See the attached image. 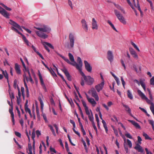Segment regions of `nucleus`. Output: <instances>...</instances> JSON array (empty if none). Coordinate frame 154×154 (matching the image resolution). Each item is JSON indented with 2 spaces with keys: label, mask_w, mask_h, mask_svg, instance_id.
Instances as JSON below:
<instances>
[{
  "label": "nucleus",
  "mask_w": 154,
  "mask_h": 154,
  "mask_svg": "<svg viewBox=\"0 0 154 154\" xmlns=\"http://www.w3.org/2000/svg\"><path fill=\"white\" fill-rule=\"evenodd\" d=\"M90 91L91 93L92 97L95 98L96 101H98L99 98L95 89L94 88H91Z\"/></svg>",
  "instance_id": "obj_7"
},
{
  "label": "nucleus",
  "mask_w": 154,
  "mask_h": 154,
  "mask_svg": "<svg viewBox=\"0 0 154 154\" xmlns=\"http://www.w3.org/2000/svg\"><path fill=\"white\" fill-rule=\"evenodd\" d=\"M92 29H98V26L97 24V22L95 20V19L94 18L92 19Z\"/></svg>",
  "instance_id": "obj_16"
},
{
  "label": "nucleus",
  "mask_w": 154,
  "mask_h": 154,
  "mask_svg": "<svg viewBox=\"0 0 154 154\" xmlns=\"http://www.w3.org/2000/svg\"><path fill=\"white\" fill-rule=\"evenodd\" d=\"M65 147L66 150L67 152L69 151V149L68 146V144L67 142H65Z\"/></svg>",
  "instance_id": "obj_53"
},
{
  "label": "nucleus",
  "mask_w": 154,
  "mask_h": 154,
  "mask_svg": "<svg viewBox=\"0 0 154 154\" xmlns=\"http://www.w3.org/2000/svg\"><path fill=\"white\" fill-rule=\"evenodd\" d=\"M141 85L143 88V90L145 91H146V85L145 84L144 82V81H143L142 79H140V85Z\"/></svg>",
  "instance_id": "obj_25"
},
{
  "label": "nucleus",
  "mask_w": 154,
  "mask_h": 154,
  "mask_svg": "<svg viewBox=\"0 0 154 154\" xmlns=\"http://www.w3.org/2000/svg\"><path fill=\"white\" fill-rule=\"evenodd\" d=\"M137 2V7H136L137 8L138 10L140 12L142 11L140 8V6L139 3L138 1V0H136Z\"/></svg>",
  "instance_id": "obj_41"
},
{
  "label": "nucleus",
  "mask_w": 154,
  "mask_h": 154,
  "mask_svg": "<svg viewBox=\"0 0 154 154\" xmlns=\"http://www.w3.org/2000/svg\"><path fill=\"white\" fill-rule=\"evenodd\" d=\"M127 95L128 97L130 99L132 100L133 99V95L129 90L127 91Z\"/></svg>",
  "instance_id": "obj_29"
},
{
  "label": "nucleus",
  "mask_w": 154,
  "mask_h": 154,
  "mask_svg": "<svg viewBox=\"0 0 154 154\" xmlns=\"http://www.w3.org/2000/svg\"><path fill=\"white\" fill-rule=\"evenodd\" d=\"M14 68L17 73L18 74H20L21 71L20 66L17 63L15 64Z\"/></svg>",
  "instance_id": "obj_19"
},
{
  "label": "nucleus",
  "mask_w": 154,
  "mask_h": 154,
  "mask_svg": "<svg viewBox=\"0 0 154 154\" xmlns=\"http://www.w3.org/2000/svg\"><path fill=\"white\" fill-rule=\"evenodd\" d=\"M16 110L17 111V113L18 114V115L20 118L21 115L20 111L19 110L17 106H16Z\"/></svg>",
  "instance_id": "obj_54"
},
{
  "label": "nucleus",
  "mask_w": 154,
  "mask_h": 154,
  "mask_svg": "<svg viewBox=\"0 0 154 154\" xmlns=\"http://www.w3.org/2000/svg\"><path fill=\"white\" fill-rule=\"evenodd\" d=\"M133 56V57L135 58V59L137 60L138 59V56L136 52L133 55H132Z\"/></svg>",
  "instance_id": "obj_63"
},
{
  "label": "nucleus",
  "mask_w": 154,
  "mask_h": 154,
  "mask_svg": "<svg viewBox=\"0 0 154 154\" xmlns=\"http://www.w3.org/2000/svg\"><path fill=\"white\" fill-rule=\"evenodd\" d=\"M13 106L11 107V108L9 109V112L11 115V116L12 118V122H13V125L15 124V120L14 119V113L13 112Z\"/></svg>",
  "instance_id": "obj_15"
},
{
  "label": "nucleus",
  "mask_w": 154,
  "mask_h": 154,
  "mask_svg": "<svg viewBox=\"0 0 154 154\" xmlns=\"http://www.w3.org/2000/svg\"><path fill=\"white\" fill-rule=\"evenodd\" d=\"M36 111L37 113V116L38 117H40V115L39 113L38 109L37 106H36Z\"/></svg>",
  "instance_id": "obj_51"
},
{
  "label": "nucleus",
  "mask_w": 154,
  "mask_h": 154,
  "mask_svg": "<svg viewBox=\"0 0 154 154\" xmlns=\"http://www.w3.org/2000/svg\"><path fill=\"white\" fill-rule=\"evenodd\" d=\"M131 44L133 46L134 48L138 51H140V50L135 44L133 42H131Z\"/></svg>",
  "instance_id": "obj_38"
},
{
  "label": "nucleus",
  "mask_w": 154,
  "mask_h": 154,
  "mask_svg": "<svg viewBox=\"0 0 154 154\" xmlns=\"http://www.w3.org/2000/svg\"><path fill=\"white\" fill-rule=\"evenodd\" d=\"M107 23H108L109 24V25L111 26L112 29L116 31V32H118L117 30H116L115 27L114 25L111 22V21L109 20H108L107 21Z\"/></svg>",
  "instance_id": "obj_28"
},
{
  "label": "nucleus",
  "mask_w": 154,
  "mask_h": 154,
  "mask_svg": "<svg viewBox=\"0 0 154 154\" xmlns=\"http://www.w3.org/2000/svg\"><path fill=\"white\" fill-rule=\"evenodd\" d=\"M36 29L39 30V31H35V32L36 34L39 37L44 39H45L48 38V35L46 34L43 32L49 33L51 31V29L48 26L44 25L42 27H34Z\"/></svg>",
  "instance_id": "obj_1"
},
{
  "label": "nucleus",
  "mask_w": 154,
  "mask_h": 154,
  "mask_svg": "<svg viewBox=\"0 0 154 154\" xmlns=\"http://www.w3.org/2000/svg\"><path fill=\"white\" fill-rule=\"evenodd\" d=\"M38 100L40 103L41 109H42L43 108L44 106V104L43 101L42 100V99L41 98V97H39L38 98Z\"/></svg>",
  "instance_id": "obj_32"
},
{
  "label": "nucleus",
  "mask_w": 154,
  "mask_h": 154,
  "mask_svg": "<svg viewBox=\"0 0 154 154\" xmlns=\"http://www.w3.org/2000/svg\"><path fill=\"white\" fill-rule=\"evenodd\" d=\"M131 44L133 46L134 48L138 51H140V50L135 44L133 42H131Z\"/></svg>",
  "instance_id": "obj_40"
},
{
  "label": "nucleus",
  "mask_w": 154,
  "mask_h": 154,
  "mask_svg": "<svg viewBox=\"0 0 154 154\" xmlns=\"http://www.w3.org/2000/svg\"><path fill=\"white\" fill-rule=\"evenodd\" d=\"M121 63L122 64V66L124 67V69L125 70L126 69V66L123 60L121 59Z\"/></svg>",
  "instance_id": "obj_50"
},
{
  "label": "nucleus",
  "mask_w": 154,
  "mask_h": 154,
  "mask_svg": "<svg viewBox=\"0 0 154 154\" xmlns=\"http://www.w3.org/2000/svg\"><path fill=\"white\" fill-rule=\"evenodd\" d=\"M1 9L0 10V13L1 14L5 17L8 18H9V14L4 9L1 8Z\"/></svg>",
  "instance_id": "obj_13"
},
{
  "label": "nucleus",
  "mask_w": 154,
  "mask_h": 154,
  "mask_svg": "<svg viewBox=\"0 0 154 154\" xmlns=\"http://www.w3.org/2000/svg\"><path fill=\"white\" fill-rule=\"evenodd\" d=\"M17 33H18L20 35L22 36V38L24 42L27 45H29V42L26 39V37L21 32H19L18 31V32H17Z\"/></svg>",
  "instance_id": "obj_22"
},
{
  "label": "nucleus",
  "mask_w": 154,
  "mask_h": 154,
  "mask_svg": "<svg viewBox=\"0 0 154 154\" xmlns=\"http://www.w3.org/2000/svg\"><path fill=\"white\" fill-rule=\"evenodd\" d=\"M104 84V82H102L100 84H99L95 86V88L98 92H99L103 88Z\"/></svg>",
  "instance_id": "obj_11"
},
{
  "label": "nucleus",
  "mask_w": 154,
  "mask_h": 154,
  "mask_svg": "<svg viewBox=\"0 0 154 154\" xmlns=\"http://www.w3.org/2000/svg\"><path fill=\"white\" fill-rule=\"evenodd\" d=\"M143 135L144 137H145L146 139L149 140H152V139L147 134L145 133L144 132L143 133Z\"/></svg>",
  "instance_id": "obj_33"
},
{
  "label": "nucleus",
  "mask_w": 154,
  "mask_h": 154,
  "mask_svg": "<svg viewBox=\"0 0 154 154\" xmlns=\"http://www.w3.org/2000/svg\"><path fill=\"white\" fill-rule=\"evenodd\" d=\"M85 69L89 72H91L92 69V68L90 64L86 60L84 61Z\"/></svg>",
  "instance_id": "obj_10"
},
{
  "label": "nucleus",
  "mask_w": 154,
  "mask_h": 154,
  "mask_svg": "<svg viewBox=\"0 0 154 154\" xmlns=\"http://www.w3.org/2000/svg\"><path fill=\"white\" fill-rule=\"evenodd\" d=\"M91 112V115H89V116H88V117L89 120L92 122H94V117L93 116V115L92 113V112Z\"/></svg>",
  "instance_id": "obj_34"
},
{
  "label": "nucleus",
  "mask_w": 154,
  "mask_h": 154,
  "mask_svg": "<svg viewBox=\"0 0 154 154\" xmlns=\"http://www.w3.org/2000/svg\"><path fill=\"white\" fill-rule=\"evenodd\" d=\"M68 3L69 6L71 7L72 9H73V7L72 6V4L70 0H68Z\"/></svg>",
  "instance_id": "obj_59"
},
{
  "label": "nucleus",
  "mask_w": 154,
  "mask_h": 154,
  "mask_svg": "<svg viewBox=\"0 0 154 154\" xmlns=\"http://www.w3.org/2000/svg\"><path fill=\"white\" fill-rule=\"evenodd\" d=\"M42 44H43V45H45L44 44H45L46 45H47V46H48L50 48H52V49H54V47L50 43H48L47 42H42Z\"/></svg>",
  "instance_id": "obj_31"
},
{
  "label": "nucleus",
  "mask_w": 154,
  "mask_h": 154,
  "mask_svg": "<svg viewBox=\"0 0 154 154\" xmlns=\"http://www.w3.org/2000/svg\"><path fill=\"white\" fill-rule=\"evenodd\" d=\"M150 84L152 85H154V76H153L150 79Z\"/></svg>",
  "instance_id": "obj_45"
},
{
  "label": "nucleus",
  "mask_w": 154,
  "mask_h": 154,
  "mask_svg": "<svg viewBox=\"0 0 154 154\" xmlns=\"http://www.w3.org/2000/svg\"><path fill=\"white\" fill-rule=\"evenodd\" d=\"M35 137V133L34 130L33 129L32 131V133L31 137L33 140H35L34 138Z\"/></svg>",
  "instance_id": "obj_44"
},
{
  "label": "nucleus",
  "mask_w": 154,
  "mask_h": 154,
  "mask_svg": "<svg viewBox=\"0 0 154 154\" xmlns=\"http://www.w3.org/2000/svg\"><path fill=\"white\" fill-rule=\"evenodd\" d=\"M125 135L127 137L129 138V139H132V137L129 133L126 134Z\"/></svg>",
  "instance_id": "obj_55"
},
{
  "label": "nucleus",
  "mask_w": 154,
  "mask_h": 154,
  "mask_svg": "<svg viewBox=\"0 0 154 154\" xmlns=\"http://www.w3.org/2000/svg\"><path fill=\"white\" fill-rule=\"evenodd\" d=\"M86 114L88 115H90V114L88 110V107L85 109Z\"/></svg>",
  "instance_id": "obj_58"
},
{
  "label": "nucleus",
  "mask_w": 154,
  "mask_h": 154,
  "mask_svg": "<svg viewBox=\"0 0 154 154\" xmlns=\"http://www.w3.org/2000/svg\"><path fill=\"white\" fill-rule=\"evenodd\" d=\"M25 110L26 112H28L29 114H31L30 109L28 107V106H24Z\"/></svg>",
  "instance_id": "obj_37"
},
{
  "label": "nucleus",
  "mask_w": 154,
  "mask_h": 154,
  "mask_svg": "<svg viewBox=\"0 0 154 154\" xmlns=\"http://www.w3.org/2000/svg\"><path fill=\"white\" fill-rule=\"evenodd\" d=\"M134 148L137 150L138 152L143 153L144 152V150L142 147L140 145V144L137 143L136 144V146Z\"/></svg>",
  "instance_id": "obj_14"
},
{
  "label": "nucleus",
  "mask_w": 154,
  "mask_h": 154,
  "mask_svg": "<svg viewBox=\"0 0 154 154\" xmlns=\"http://www.w3.org/2000/svg\"><path fill=\"white\" fill-rule=\"evenodd\" d=\"M1 5L4 8H5L6 10L9 11L11 10V8L8 7L4 5L3 4H2Z\"/></svg>",
  "instance_id": "obj_42"
},
{
  "label": "nucleus",
  "mask_w": 154,
  "mask_h": 154,
  "mask_svg": "<svg viewBox=\"0 0 154 154\" xmlns=\"http://www.w3.org/2000/svg\"><path fill=\"white\" fill-rule=\"evenodd\" d=\"M28 151L27 152L28 154H32V148L31 144H29L28 145Z\"/></svg>",
  "instance_id": "obj_27"
},
{
  "label": "nucleus",
  "mask_w": 154,
  "mask_h": 154,
  "mask_svg": "<svg viewBox=\"0 0 154 154\" xmlns=\"http://www.w3.org/2000/svg\"><path fill=\"white\" fill-rule=\"evenodd\" d=\"M91 123H92V126L94 128V129L96 131H97V129L96 126V125L94 123V122H92Z\"/></svg>",
  "instance_id": "obj_62"
},
{
  "label": "nucleus",
  "mask_w": 154,
  "mask_h": 154,
  "mask_svg": "<svg viewBox=\"0 0 154 154\" xmlns=\"http://www.w3.org/2000/svg\"><path fill=\"white\" fill-rule=\"evenodd\" d=\"M80 72L81 75L83 77L84 79H85V77H87L85 76L84 73L82 72V68H81V70L78 69Z\"/></svg>",
  "instance_id": "obj_48"
},
{
  "label": "nucleus",
  "mask_w": 154,
  "mask_h": 154,
  "mask_svg": "<svg viewBox=\"0 0 154 154\" xmlns=\"http://www.w3.org/2000/svg\"><path fill=\"white\" fill-rule=\"evenodd\" d=\"M24 71V73L23 75V82H24V86L25 87L26 90H28V86H27V84L25 81V79H26V81L27 82L29 81V80L28 79V77L26 76V74L25 73V71Z\"/></svg>",
  "instance_id": "obj_17"
},
{
  "label": "nucleus",
  "mask_w": 154,
  "mask_h": 154,
  "mask_svg": "<svg viewBox=\"0 0 154 154\" xmlns=\"http://www.w3.org/2000/svg\"><path fill=\"white\" fill-rule=\"evenodd\" d=\"M129 51L131 54L133 55L134 53H135L136 52L134 51V49L131 48H129Z\"/></svg>",
  "instance_id": "obj_47"
},
{
  "label": "nucleus",
  "mask_w": 154,
  "mask_h": 154,
  "mask_svg": "<svg viewBox=\"0 0 154 154\" xmlns=\"http://www.w3.org/2000/svg\"><path fill=\"white\" fill-rule=\"evenodd\" d=\"M65 97L66 98L67 100L68 101L69 103H71V102L72 103V104H73V102L71 98L69 99L66 94H65Z\"/></svg>",
  "instance_id": "obj_52"
},
{
  "label": "nucleus",
  "mask_w": 154,
  "mask_h": 154,
  "mask_svg": "<svg viewBox=\"0 0 154 154\" xmlns=\"http://www.w3.org/2000/svg\"><path fill=\"white\" fill-rule=\"evenodd\" d=\"M137 140L138 142L139 143H138L140 144H141V141L142 140L140 137L139 136L137 137Z\"/></svg>",
  "instance_id": "obj_56"
},
{
  "label": "nucleus",
  "mask_w": 154,
  "mask_h": 154,
  "mask_svg": "<svg viewBox=\"0 0 154 154\" xmlns=\"http://www.w3.org/2000/svg\"><path fill=\"white\" fill-rule=\"evenodd\" d=\"M116 7L118 9L121 10V11L123 12L124 14L125 13V12L124 10L119 5H118Z\"/></svg>",
  "instance_id": "obj_36"
},
{
  "label": "nucleus",
  "mask_w": 154,
  "mask_h": 154,
  "mask_svg": "<svg viewBox=\"0 0 154 154\" xmlns=\"http://www.w3.org/2000/svg\"><path fill=\"white\" fill-rule=\"evenodd\" d=\"M48 127L50 128V129L51 130L54 136H55L56 134L55 132V131L54 130V129L53 127L51 125H48Z\"/></svg>",
  "instance_id": "obj_35"
},
{
  "label": "nucleus",
  "mask_w": 154,
  "mask_h": 154,
  "mask_svg": "<svg viewBox=\"0 0 154 154\" xmlns=\"http://www.w3.org/2000/svg\"><path fill=\"white\" fill-rule=\"evenodd\" d=\"M15 134L19 137H21V134L19 132L16 131L15 132Z\"/></svg>",
  "instance_id": "obj_64"
},
{
  "label": "nucleus",
  "mask_w": 154,
  "mask_h": 154,
  "mask_svg": "<svg viewBox=\"0 0 154 154\" xmlns=\"http://www.w3.org/2000/svg\"><path fill=\"white\" fill-rule=\"evenodd\" d=\"M122 105L125 108V110L128 112L131 116H133V115L131 112V110L129 106L124 104H122Z\"/></svg>",
  "instance_id": "obj_21"
},
{
  "label": "nucleus",
  "mask_w": 154,
  "mask_h": 154,
  "mask_svg": "<svg viewBox=\"0 0 154 154\" xmlns=\"http://www.w3.org/2000/svg\"><path fill=\"white\" fill-rule=\"evenodd\" d=\"M0 70L2 72V74L4 75L5 79H7L8 83L9 82L8 74L6 70L4 71L1 68L0 69Z\"/></svg>",
  "instance_id": "obj_20"
},
{
  "label": "nucleus",
  "mask_w": 154,
  "mask_h": 154,
  "mask_svg": "<svg viewBox=\"0 0 154 154\" xmlns=\"http://www.w3.org/2000/svg\"><path fill=\"white\" fill-rule=\"evenodd\" d=\"M88 101L90 103H91L93 105V106H94L97 104L96 102L93 98H89Z\"/></svg>",
  "instance_id": "obj_26"
},
{
  "label": "nucleus",
  "mask_w": 154,
  "mask_h": 154,
  "mask_svg": "<svg viewBox=\"0 0 154 154\" xmlns=\"http://www.w3.org/2000/svg\"><path fill=\"white\" fill-rule=\"evenodd\" d=\"M75 128H74L73 127V128L72 129L73 131L75 132V134H77L79 137H80V134L79 133L78 131H76L75 129Z\"/></svg>",
  "instance_id": "obj_60"
},
{
  "label": "nucleus",
  "mask_w": 154,
  "mask_h": 154,
  "mask_svg": "<svg viewBox=\"0 0 154 154\" xmlns=\"http://www.w3.org/2000/svg\"><path fill=\"white\" fill-rule=\"evenodd\" d=\"M9 92L11 98V101H12V99L14 98V94L13 92L10 93L9 91Z\"/></svg>",
  "instance_id": "obj_43"
},
{
  "label": "nucleus",
  "mask_w": 154,
  "mask_h": 154,
  "mask_svg": "<svg viewBox=\"0 0 154 154\" xmlns=\"http://www.w3.org/2000/svg\"><path fill=\"white\" fill-rule=\"evenodd\" d=\"M63 59L67 63L74 66V63L71 62L68 59L64 57H63Z\"/></svg>",
  "instance_id": "obj_30"
},
{
  "label": "nucleus",
  "mask_w": 154,
  "mask_h": 154,
  "mask_svg": "<svg viewBox=\"0 0 154 154\" xmlns=\"http://www.w3.org/2000/svg\"><path fill=\"white\" fill-rule=\"evenodd\" d=\"M61 70L65 74L68 80L69 81H71L72 80L71 76L66 68L65 67H63V69H61Z\"/></svg>",
  "instance_id": "obj_9"
},
{
  "label": "nucleus",
  "mask_w": 154,
  "mask_h": 154,
  "mask_svg": "<svg viewBox=\"0 0 154 154\" xmlns=\"http://www.w3.org/2000/svg\"><path fill=\"white\" fill-rule=\"evenodd\" d=\"M137 92L139 95L141 97L142 99H145L148 104H151L150 108L152 107V103H153L151 102V101L145 96L144 94L140 90H138L137 91Z\"/></svg>",
  "instance_id": "obj_3"
},
{
  "label": "nucleus",
  "mask_w": 154,
  "mask_h": 154,
  "mask_svg": "<svg viewBox=\"0 0 154 154\" xmlns=\"http://www.w3.org/2000/svg\"><path fill=\"white\" fill-rule=\"evenodd\" d=\"M84 80L87 82V84L88 85H91L93 84L94 81V79L89 75L85 77Z\"/></svg>",
  "instance_id": "obj_6"
},
{
  "label": "nucleus",
  "mask_w": 154,
  "mask_h": 154,
  "mask_svg": "<svg viewBox=\"0 0 154 154\" xmlns=\"http://www.w3.org/2000/svg\"><path fill=\"white\" fill-rule=\"evenodd\" d=\"M82 104L85 108V109L88 108V107L87 106L86 102L83 100H82Z\"/></svg>",
  "instance_id": "obj_49"
},
{
  "label": "nucleus",
  "mask_w": 154,
  "mask_h": 154,
  "mask_svg": "<svg viewBox=\"0 0 154 154\" xmlns=\"http://www.w3.org/2000/svg\"><path fill=\"white\" fill-rule=\"evenodd\" d=\"M127 142L128 145L129 147L130 148H131L132 146V144L131 141L129 139L127 140Z\"/></svg>",
  "instance_id": "obj_46"
},
{
  "label": "nucleus",
  "mask_w": 154,
  "mask_h": 154,
  "mask_svg": "<svg viewBox=\"0 0 154 154\" xmlns=\"http://www.w3.org/2000/svg\"><path fill=\"white\" fill-rule=\"evenodd\" d=\"M107 58L110 62H112L113 59V55L112 52L110 51H109L107 53Z\"/></svg>",
  "instance_id": "obj_12"
},
{
  "label": "nucleus",
  "mask_w": 154,
  "mask_h": 154,
  "mask_svg": "<svg viewBox=\"0 0 154 154\" xmlns=\"http://www.w3.org/2000/svg\"><path fill=\"white\" fill-rule=\"evenodd\" d=\"M131 44L133 46L134 48L138 51H140V50L135 44L133 42H131Z\"/></svg>",
  "instance_id": "obj_39"
},
{
  "label": "nucleus",
  "mask_w": 154,
  "mask_h": 154,
  "mask_svg": "<svg viewBox=\"0 0 154 154\" xmlns=\"http://www.w3.org/2000/svg\"><path fill=\"white\" fill-rule=\"evenodd\" d=\"M68 56L70 60L72 63L75 62L76 63V62L73 56L71 53H69Z\"/></svg>",
  "instance_id": "obj_24"
},
{
  "label": "nucleus",
  "mask_w": 154,
  "mask_h": 154,
  "mask_svg": "<svg viewBox=\"0 0 154 154\" xmlns=\"http://www.w3.org/2000/svg\"><path fill=\"white\" fill-rule=\"evenodd\" d=\"M70 122L72 124L73 127L74 128H75V123L74 122V121L72 120L71 119L70 120Z\"/></svg>",
  "instance_id": "obj_57"
},
{
  "label": "nucleus",
  "mask_w": 154,
  "mask_h": 154,
  "mask_svg": "<svg viewBox=\"0 0 154 154\" xmlns=\"http://www.w3.org/2000/svg\"><path fill=\"white\" fill-rule=\"evenodd\" d=\"M114 12L119 20L122 23L125 24L126 22L125 19L122 15L117 10L115 9L114 10Z\"/></svg>",
  "instance_id": "obj_2"
},
{
  "label": "nucleus",
  "mask_w": 154,
  "mask_h": 154,
  "mask_svg": "<svg viewBox=\"0 0 154 154\" xmlns=\"http://www.w3.org/2000/svg\"><path fill=\"white\" fill-rule=\"evenodd\" d=\"M81 22L82 24V28L86 32H87L88 29V27L87 22L84 19H82Z\"/></svg>",
  "instance_id": "obj_8"
},
{
  "label": "nucleus",
  "mask_w": 154,
  "mask_h": 154,
  "mask_svg": "<svg viewBox=\"0 0 154 154\" xmlns=\"http://www.w3.org/2000/svg\"><path fill=\"white\" fill-rule=\"evenodd\" d=\"M11 22V24L13 26H14V27H15L16 28H17L19 29L20 30H22L20 26L17 23L15 22H14L13 21H12V20H10Z\"/></svg>",
  "instance_id": "obj_23"
},
{
  "label": "nucleus",
  "mask_w": 154,
  "mask_h": 154,
  "mask_svg": "<svg viewBox=\"0 0 154 154\" xmlns=\"http://www.w3.org/2000/svg\"><path fill=\"white\" fill-rule=\"evenodd\" d=\"M77 62L78 64L76 62V63L74 62V66H75L77 69L80 70L81 68H82V62L80 57H78Z\"/></svg>",
  "instance_id": "obj_5"
},
{
  "label": "nucleus",
  "mask_w": 154,
  "mask_h": 154,
  "mask_svg": "<svg viewBox=\"0 0 154 154\" xmlns=\"http://www.w3.org/2000/svg\"><path fill=\"white\" fill-rule=\"evenodd\" d=\"M69 47L72 48L74 47L75 42V36L74 34L72 33H70L69 36Z\"/></svg>",
  "instance_id": "obj_4"
},
{
  "label": "nucleus",
  "mask_w": 154,
  "mask_h": 154,
  "mask_svg": "<svg viewBox=\"0 0 154 154\" xmlns=\"http://www.w3.org/2000/svg\"><path fill=\"white\" fill-rule=\"evenodd\" d=\"M36 134L38 137L39 136L41 135V133L39 131L37 130L35 131Z\"/></svg>",
  "instance_id": "obj_61"
},
{
  "label": "nucleus",
  "mask_w": 154,
  "mask_h": 154,
  "mask_svg": "<svg viewBox=\"0 0 154 154\" xmlns=\"http://www.w3.org/2000/svg\"><path fill=\"white\" fill-rule=\"evenodd\" d=\"M128 121L132 123L134 126L137 128L140 129V127L138 123L135 122L134 121L128 120Z\"/></svg>",
  "instance_id": "obj_18"
}]
</instances>
